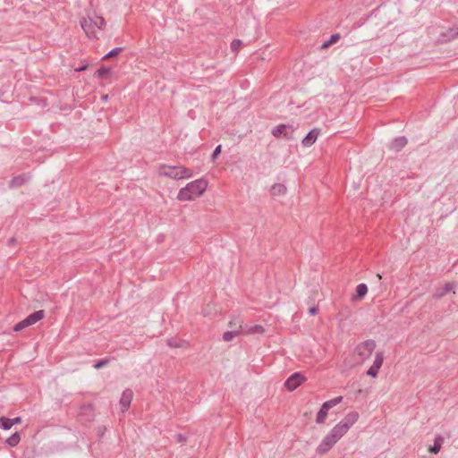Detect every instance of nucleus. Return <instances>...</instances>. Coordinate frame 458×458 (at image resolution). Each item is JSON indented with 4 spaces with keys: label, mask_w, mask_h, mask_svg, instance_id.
Masks as SVG:
<instances>
[{
    "label": "nucleus",
    "mask_w": 458,
    "mask_h": 458,
    "mask_svg": "<svg viewBox=\"0 0 458 458\" xmlns=\"http://www.w3.org/2000/svg\"><path fill=\"white\" fill-rule=\"evenodd\" d=\"M237 335H242L238 333V330L233 329V330L225 332L223 334V340L225 342H230Z\"/></svg>",
    "instance_id": "nucleus-23"
},
{
    "label": "nucleus",
    "mask_w": 458,
    "mask_h": 458,
    "mask_svg": "<svg viewBox=\"0 0 458 458\" xmlns=\"http://www.w3.org/2000/svg\"><path fill=\"white\" fill-rule=\"evenodd\" d=\"M342 401H343V396H337L335 398H333L331 400L325 402L321 405V408L319 409V411L317 413L316 422L318 424H324L327 420L329 410L331 408L336 406L340 403H342Z\"/></svg>",
    "instance_id": "nucleus-6"
},
{
    "label": "nucleus",
    "mask_w": 458,
    "mask_h": 458,
    "mask_svg": "<svg viewBox=\"0 0 458 458\" xmlns=\"http://www.w3.org/2000/svg\"><path fill=\"white\" fill-rule=\"evenodd\" d=\"M340 39V34L336 33V34H333L331 35L330 38L328 39V43L329 44H335L338 40Z\"/></svg>",
    "instance_id": "nucleus-30"
},
{
    "label": "nucleus",
    "mask_w": 458,
    "mask_h": 458,
    "mask_svg": "<svg viewBox=\"0 0 458 458\" xmlns=\"http://www.w3.org/2000/svg\"><path fill=\"white\" fill-rule=\"evenodd\" d=\"M44 316L45 311L43 310H37L24 318V324L27 325L28 327L34 325L38 321L41 320L44 318Z\"/></svg>",
    "instance_id": "nucleus-15"
},
{
    "label": "nucleus",
    "mask_w": 458,
    "mask_h": 458,
    "mask_svg": "<svg viewBox=\"0 0 458 458\" xmlns=\"http://www.w3.org/2000/svg\"><path fill=\"white\" fill-rule=\"evenodd\" d=\"M342 437L343 436L333 427L317 447V453L327 454Z\"/></svg>",
    "instance_id": "nucleus-4"
},
{
    "label": "nucleus",
    "mask_w": 458,
    "mask_h": 458,
    "mask_svg": "<svg viewBox=\"0 0 458 458\" xmlns=\"http://www.w3.org/2000/svg\"><path fill=\"white\" fill-rule=\"evenodd\" d=\"M242 45V40L240 39H233L231 43V49L233 52H237L240 47Z\"/></svg>",
    "instance_id": "nucleus-27"
},
{
    "label": "nucleus",
    "mask_w": 458,
    "mask_h": 458,
    "mask_svg": "<svg viewBox=\"0 0 458 458\" xmlns=\"http://www.w3.org/2000/svg\"><path fill=\"white\" fill-rule=\"evenodd\" d=\"M407 143H408V140H407L406 137H404V136L397 137L391 142L390 149H392L395 152H399L407 145Z\"/></svg>",
    "instance_id": "nucleus-17"
},
{
    "label": "nucleus",
    "mask_w": 458,
    "mask_h": 458,
    "mask_svg": "<svg viewBox=\"0 0 458 458\" xmlns=\"http://www.w3.org/2000/svg\"><path fill=\"white\" fill-rule=\"evenodd\" d=\"M454 288H455L454 283H446L443 287L437 288L436 290V293H434V298L438 300V299L443 298L445 295H446L450 292H453L454 293H455Z\"/></svg>",
    "instance_id": "nucleus-14"
},
{
    "label": "nucleus",
    "mask_w": 458,
    "mask_h": 458,
    "mask_svg": "<svg viewBox=\"0 0 458 458\" xmlns=\"http://www.w3.org/2000/svg\"><path fill=\"white\" fill-rule=\"evenodd\" d=\"M368 293V286L365 284H360L356 287V297L362 299Z\"/></svg>",
    "instance_id": "nucleus-22"
},
{
    "label": "nucleus",
    "mask_w": 458,
    "mask_h": 458,
    "mask_svg": "<svg viewBox=\"0 0 458 458\" xmlns=\"http://www.w3.org/2000/svg\"><path fill=\"white\" fill-rule=\"evenodd\" d=\"M96 74L98 77L101 79H108L111 74V68L106 66H101L97 72Z\"/></svg>",
    "instance_id": "nucleus-21"
},
{
    "label": "nucleus",
    "mask_w": 458,
    "mask_h": 458,
    "mask_svg": "<svg viewBox=\"0 0 458 458\" xmlns=\"http://www.w3.org/2000/svg\"><path fill=\"white\" fill-rule=\"evenodd\" d=\"M81 26L89 38H96L95 28L104 30L106 27V21L102 16L94 14L93 16H88L81 21Z\"/></svg>",
    "instance_id": "nucleus-2"
},
{
    "label": "nucleus",
    "mask_w": 458,
    "mask_h": 458,
    "mask_svg": "<svg viewBox=\"0 0 458 458\" xmlns=\"http://www.w3.org/2000/svg\"><path fill=\"white\" fill-rule=\"evenodd\" d=\"M362 344H375V342L373 340H366Z\"/></svg>",
    "instance_id": "nucleus-38"
},
{
    "label": "nucleus",
    "mask_w": 458,
    "mask_h": 458,
    "mask_svg": "<svg viewBox=\"0 0 458 458\" xmlns=\"http://www.w3.org/2000/svg\"><path fill=\"white\" fill-rule=\"evenodd\" d=\"M176 440L180 443H184L186 441V437L182 434H177Z\"/></svg>",
    "instance_id": "nucleus-34"
},
{
    "label": "nucleus",
    "mask_w": 458,
    "mask_h": 458,
    "mask_svg": "<svg viewBox=\"0 0 458 458\" xmlns=\"http://www.w3.org/2000/svg\"><path fill=\"white\" fill-rule=\"evenodd\" d=\"M306 381L305 376L301 372L292 374L284 382V386L289 391L295 390L298 386Z\"/></svg>",
    "instance_id": "nucleus-8"
},
{
    "label": "nucleus",
    "mask_w": 458,
    "mask_h": 458,
    "mask_svg": "<svg viewBox=\"0 0 458 458\" xmlns=\"http://www.w3.org/2000/svg\"><path fill=\"white\" fill-rule=\"evenodd\" d=\"M20 440H21V437H20L19 433L15 432L14 434H13L11 437H9L7 438L6 443L10 446H16L19 444Z\"/></svg>",
    "instance_id": "nucleus-24"
},
{
    "label": "nucleus",
    "mask_w": 458,
    "mask_h": 458,
    "mask_svg": "<svg viewBox=\"0 0 458 458\" xmlns=\"http://www.w3.org/2000/svg\"><path fill=\"white\" fill-rule=\"evenodd\" d=\"M13 427L12 420L5 417L0 418V428L4 430H8Z\"/></svg>",
    "instance_id": "nucleus-25"
},
{
    "label": "nucleus",
    "mask_w": 458,
    "mask_h": 458,
    "mask_svg": "<svg viewBox=\"0 0 458 458\" xmlns=\"http://www.w3.org/2000/svg\"><path fill=\"white\" fill-rule=\"evenodd\" d=\"M159 174L161 175L174 179L180 180L183 178H190L192 176V173L190 169L184 166H170L166 165H162L159 168Z\"/></svg>",
    "instance_id": "nucleus-3"
},
{
    "label": "nucleus",
    "mask_w": 458,
    "mask_h": 458,
    "mask_svg": "<svg viewBox=\"0 0 458 458\" xmlns=\"http://www.w3.org/2000/svg\"><path fill=\"white\" fill-rule=\"evenodd\" d=\"M319 133H320V130L317 129V128H314L311 131H310L308 132V134L302 140V141H301L302 145L304 147L312 146L316 142Z\"/></svg>",
    "instance_id": "nucleus-13"
},
{
    "label": "nucleus",
    "mask_w": 458,
    "mask_h": 458,
    "mask_svg": "<svg viewBox=\"0 0 458 458\" xmlns=\"http://www.w3.org/2000/svg\"><path fill=\"white\" fill-rule=\"evenodd\" d=\"M355 352L359 356L356 360V363H362L373 355L371 345H358Z\"/></svg>",
    "instance_id": "nucleus-10"
},
{
    "label": "nucleus",
    "mask_w": 458,
    "mask_h": 458,
    "mask_svg": "<svg viewBox=\"0 0 458 458\" xmlns=\"http://www.w3.org/2000/svg\"><path fill=\"white\" fill-rule=\"evenodd\" d=\"M132 397H133V393L131 389H125L123 392L121 399H120V405L122 407L123 412L126 411L129 409L131 400H132Z\"/></svg>",
    "instance_id": "nucleus-12"
},
{
    "label": "nucleus",
    "mask_w": 458,
    "mask_h": 458,
    "mask_svg": "<svg viewBox=\"0 0 458 458\" xmlns=\"http://www.w3.org/2000/svg\"><path fill=\"white\" fill-rule=\"evenodd\" d=\"M86 68H87V66H82V67L77 69V71H84Z\"/></svg>",
    "instance_id": "nucleus-39"
},
{
    "label": "nucleus",
    "mask_w": 458,
    "mask_h": 458,
    "mask_svg": "<svg viewBox=\"0 0 458 458\" xmlns=\"http://www.w3.org/2000/svg\"><path fill=\"white\" fill-rule=\"evenodd\" d=\"M123 50V47H115L114 49H112L110 52H108L104 57L103 59H108V58H111V57H114L117 55H119L122 51Z\"/></svg>",
    "instance_id": "nucleus-26"
},
{
    "label": "nucleus",
    "mask_w": 458,
    "mask_h": 458,
    "mask_svg": "<svg viewBox=\"0 0 458 458\" xmlns=\"http://www.w3.org/2000/svg\"><path fill=\"white\" fill-rule=\"evenodd\" d=\"M294 128L291 124H279L272 129V135L275 138L284 137L287 140L293 139Z\"/></svg>",
    "instance_id": "nucleus-7"
},
{
    "label": "nucleus",
    "mask_w": 458,
    "mask_h": 458,
    "mask_svg": "<svg viewBox=\"0 0 458 458\" xmlns=\"http://www.w3.org/2000/svg\"><path fill=\"white\" fill-rule=\"evenodd\" d=\"M245 324L246 323H244L243 319L240 316H236L229 321L228 325L231 330L236 329L238 330V333L242 335V331H243Z\"/></svg>",
    "instance_id": "nucleus-18"
},
{
    "label": "nucleus",
    "mask_w": 458,
    "mask_h": 458,
    "mask_svg": "<svg viewBox=\"0 0 458 458\" xmlns=\"http://www.w3.org/2000/svg\"><path fill=\"white\" fill-rule=\"evenodd\" d=\"M28 326L24 324V319L21 320V322H19L18 324H16L13 327V330L14 331H21L22 330L23 328L27 327Z\"/></svg>",
    "instance_id": "nucleus-31"
},
{
    "label": "nucleus",
    "mask_w": 458,
    "mask_h": 458,
    "mask_svg": "<svg viewBox=\"0 0 458 458\" xmlns=\"http://www.w3.org/2000/svg\"><path fill=\"white\" fill-rule=\"evenodd\" d=\"M330 46H332V44H329V43H328V40H327L326 42H324V43L321 45L320 48H321V49H327V48H328Z\"/></svg>",
    "instance_id": "nucleus-37"
},
{
    "label": "nucleus",
    "mask_w": 458,
    "mask_h": 458,
    "mask_svg": "<svg viewBox=\"0 0 458 458\" xmlns=\"http://www.w3.org/2000/svg\"><path fill=\"white\" fill-rule=\"evenodd\" d=\"M28 326L24 324V319L21 320V322H19L18 324H16L13 327V330L14 331H21L22 330L23 328L27 327Z\"/></svg>",
    "instance_id": "nucleus-32"
},
{
    "label": "nucleus",
    "mask_w": 458,
    "mask_h": 458,
    "mask_svg": "<svg viewBox=\"0 0 458 458\" xmlns=\"http://www.w3.org/2000/svg\"><path fill=\"white\" fill-rule=\"evenodd\" d=\"M110 362V359H102L94 364L95 369H101Z\"/></svg>",
    "instance_id": "nucleus-28"
},
{
    "label": "nucleus",
    "mask_w": 458,
    "mask_h": 458,
    "mask_svg": "<svg viewBox=\"0 0 458 458\" xmlns=\"http://www.w3.org/2000/svg\"><path fill=\"white\" fill-rule=\"evenodd\" d=\"M318 307H316V306L310 307V308L309 309V313H310V315H312V316H313V315H316V314L318 313Z\"/></svg>",
    "instance_id": "nucleus-33"
},
{
    "label": "nucleus",
    "mask_w": 458,
    "mask_h": 458,
    "mask_svg": "<svg viewBox=\"0 0 458 458\" xmlns=\"http://www.w3.org/2000/svg\"><path fill=\"white\" fill-rule=\"evenodd\" d=\"M297 346H298L300 349H302V347H303V345H301V344H299V345H297Z\"/></svg>",
    "instance_id": "nucleus-40"
},
{
    "label": "nucleus",
    "mask_w": 458,
    "mask_h": 458,
    "mask_svg": "<svg viewBox=\"0 0 458 458\" xmlns=\"http://www.w3.org/2000/svg\"><path fill=\"white\" fill-rule=\"evenodd\" d=\"M30 179V176L29 174H20L18 176L13 177L10 181L9 187L10 188L21 187L23 184H25L26 182H28Z\"/></svg>",
    "instance_id": "nucleus-16"
},
{
    "label": "nucleus",
    "mask_w": 458,
    "mask_h": 458,
    "mask_svg": "<svg viewBox=\"0 0 458 458\" xmlns=\"http://www.w3.org/2000/svg\"><path fill=\"white\" fill-rule=\"evenodd\" d=\"M11 420H12V424H13V426L14 424L20 423V422L21 421V417H15V418L11 419Z\"/></svg>",
    "instance_id": "nucleus-35"
},
{
    "label": "nucleus",
    "mask_w": 458,
    "mask_h": 458,
    "mask_svg": "<svg viewBox=\"0 0 458 458\" xmlns=\"http://www.w3.org/2000/svg\"><path fill=\"white\" fill-rule=\"evenodd\" d=\"M384 361V354L382 352H376L374 353L373 363L367 370L366 374L371 377H377L380 368Z\"/></svg>",
    "instance_id": "nucleus-9"
},
{
    "label": "nucleus",
    "mask_w": 458,
    "mask_h": 458,
    "mask_svg": "<svg viewBox=\"0 0 458 458\" xmlns=\"http://www.w3.org/2000/svg\"><path fill=\"white\" fill-rule=\"evenodd\" d=\"M286 191V188L282 183H276L271 187L270 192L272 195H282Z\"/></svg>",
    "instance_id": "nucleus-20"
},
{
    "label": "nucleus",
    "mask_w": 458,
    "mask_h": 458,
    "mask_svg": "<svg viewBox=\"0 0 458 458\" xmlns=\"http://www.w3.org/2000/svg\"><path fill=\"white\" fill-rule=\"evenodd\" d=\"M221 149H222L221 145L216 146V148L214 149V151H213V153L211 155L212 161H215L216 159V157L221 153Z\"/></svg>",
    "instance_id": "nucleus-29"
},
{
    "label": "nucleus",
    "mask_w": 458,
    "mask_h": 458,
    "mask_svg": "<svg viewBox=\"0 0 458 458\" xmlns=\"http://www.w3.org/2000/svg\"><path fill=\"white\" fill-rule=\"evenodd\" d=\"M268 331L267 328L263 327L262 325H248L245 324L243 331H242V335H263Z\"/></svg>",
    "instance_id": "nucleus-11"
},
{
    "label": "nucleus",
    "mask_w": 458,
    "mask_h": 458,
    "mask_svg": "<svg viewBox=\"0 0 458 458\" xmlns=\"http://www.w3.org/2000/svg\"><path fill=\"white\" fill-rule=\"evenodd\" d=\"M443 441V437L441 436H437L434 440L433 445L429 448V452L432 454H438L441 449Z\"/></svg>",
    "instance_id": "nucleus-19"
},
{
    "label": "nucleus",
    "mask_w": 458,
    "mask_h": 458,
    "mask_svg": "<svg viewBox=\"0 0 458 458\" xmlns=\"http://www.w3.org/2000/svg\"><path fill=\"white\" fill-rule=\"evenodd\" d=\"M17 240L15 237H12L8 240V245L9 246H13L16 243Z\"/></svg>",
    "instance_id": "nucleus-36"
},
{
    "label": "nucleus",
    "mask_w": 458,
    "mask_h": 458,
    "mask_svg": "<svg viewBox=\"0 0 458 458\" xmlns=\"http://www.w3.org/2000/svg\"><path fill=\"white\" fill-rule=\"evenodd\" d=\"M360 414L356 411L348 412L334 428L344 437L358 421Z\"/></svg>",
    "instance_id": "nucleus-5"
},
{
    "label": "nucleus",
    "mask_w": 458,
    "mask_h": 458,
    "mask_svg": "<svg viewBox=\"0 0 458 458\" xmlns=\"http://www.w3.org/2000/svg\"><path fill=\"white\" fill-rule=\"evenodd\" d=\"M208 182L205 179H198L182 188L177 195L181 201L191 200L194 197L200 196L207 189Z\"/></svg>",
    "instance_id": "nucleus-1"
}]
</instances>
